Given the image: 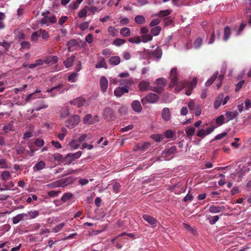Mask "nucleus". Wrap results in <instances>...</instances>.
Listing matches in <instances>:
<instances>
[{
    "label": "nucleus",
    "instance_id": "obj_1",
    "mask_svg": "<svg viewBox=\"0 0 251 251\" xmlns=\"http://www.w3.org/2000/svg\"><path fill=\"white\" fill-rule=\"evenodd\" d=\"M64 84L62 83H60L58 85L48 89L47 92L50 93V96L52 97L64 93Z\"/></svg>",
    "mask_w": 251,
    "mask_h": 251
},
{
    "label": "nucleus",
    "instance_id": "obj_2",
    "mask_svg": "<svg viewBox=\"0 0 251 251\" xmlns=\"http://www.w3.org/2000/svg\"><path fill=\"white\" fill-rule=\"evenodd\" d=\"M159 100V97L155 94L151 93L141 100L142 103L144 105L146 103H154Z\"/></svg>",
    "mask_w": 251,
    "mask_h": 251
},
{
    "label": "nucleus",
    "instance_id": "obj_3",
    "mask_svg": "<svg viewBox=\"0 0 251 251\" xmlns=\"http://www.w3.org/2000/svg\"><path fill=\"white\" fill-rule=\"evenodd\" d=\"M80 122V118L77 115H74L70 117L66 121V126L69 128H73Z\"/></svg>",
    "mask_w": 251,
    "mask_h": 251
},
{
    "label": "nucleus",
    "instance_id": "obj_4",
    "mask_svg": "<svg viewBox=\"0 0 251 251\" xmlns=\"http://www.w3.org/2000/svg\"><path fill=\"white\" fill-rule=\"evenodd\" d=\"M103 116L108 121H114L116 117L113 110L110 107H106L103 110Z\"/></svg>",
    "mask_w": 251,
    "mask_h": 251
},
{
    "label": "nucleus",
    "instance_id": "obj_5",
    "mask_svg": "<svg viewBox=\"0 0 251 251\" xmlns=\"http://www.w3.org/2000/svg\"><path fill=\"white\" fill-rule=\"evenodd\" d=\"M171 82L169 84L170 87L172 88L175 86L178 82L177 69L174 68L171 69L170 74Z\"/></svg>",
    "mask_w": 251,
    "mask_h": 251
},
{
    "label": "nucleus",
    "instance_id": "obj_6",
    "mask_svg": "<svg viewBox=\"0 0 251 251\" xmlns=\"http://www.w3.org/2000/svg\"><path fill=\"white\" fill-rule=\"evenodd\" d=\"M46 13L43 12L42 15L44 16V18L41 20L40 24L42 25H47L48 23L51 24H54L56 23V19L55 16L51 17H48L46 16Z\"/></svg>",
    "mask_w": 251,
    "mask_h": 251
},
{
    "label": "nucleus",
    "instance_id": "obj_7",
    "mask_svg": "<svg viewBox=\"0 0 251 251\" xmlns=\"http://www.w3.org/2000/svg\"><path fill=\"white\" fill-rule=\"evenodd\" d=\"M67 178L65 179H62L58 180H57L55 182H53L49 185H48L49 186L51 187V188H55L57 187H64L69 183H71L72 182H67L66 179Z\"/></svg>",
    "mask_w": 251,
    "mask_h": 251
},
{
    "label": "nucleus",
    "instance_id": "obj_8",
    "mask_svg": "<svg viewBox=\"0 0 251 251\" xmlns=\"http://www.w3.org/2000/svg\"><path fill=\"white\" fill-rule=\"evenodd\" d=\"M148 53L150 55H152L156 59H159L161 58L162 50L160 47H157L154 50L148 51Z\"/></svg>",
    "mask_w": 251,
    "mask_h": 251
},
{
    "label": "nucleus",
    "instance_id": "obj_9",
    "mask_svg": "<svg viewBox=\"0 0 251 251\" xmlns=\"http://www.w3.org/2000/svg\"><path fill=\"white\" fill-rule=\"evenodd\" d=\"M85 103V100L82 97H78L70 101L71 105H74L78 107L83 106Z\"/></svg>",
    "mask_w": 251,
    "mask_h": 251
},
{
    "label": "nucleus",
    "instance_id": "obj_10",
    "mask_svg": "<svg viewBox=\"0 0 251 251\" xmlns=\"http://www.w3.org/2000/svg\"><path fill=\"white\" fill-rule=\"evenodd\" d=\"M143 219L153 227L156 226L157 220L154 217L147 214H144L143 215Z\"/></svg>",
    "mask_w": 251,
    "mask_h": 251
},
{
    "label": "nucleus",
    "instance_id": "obj_11",
    "mask_svg": "<svg viewBox=\"0 0 251 251\" xmlns=\"http://www.w3.org/2000/svg\"><path fill=\"white\" fill-rule=\"evenodd\" d=\"M162 118L165 122H168L171 119V115L170 109L168 107L164 108L162 110Z\"/></svg>",
    "mask_w": 251,
    "mask_h": 251
},
{
    "label": "nucleus",
    "instance_id": "obj_12",
    "mask_svg": "<svg viewBox=\"0 0 251 251\" xmlns=\"http://www.w3.org/2000/svg\"><path fill=\"white\" fill-rule=\"evenodd\" d=\"M128 89L125 86L123 87H119L117 88L114 90V95L117 97H120L123 96L125 93L128 92Z\"/></svg>",
    "mask_w": 251,
    "mask_h": 251
},
{
    "label": "nucleus",
    "instance_id": "obj_13",
    "mask_svg": "<svg viewBox=\"0 0 251 251\" xmlns=\"http://www.w3.org/2000/svg\"><path fill=\"white\" fill-rule=\"evenodd\" d=\"M225 210L224 206H216L214 205H211L209 208V211L212 213H218L222 212Z\"/></svg>",
    "mask_w": 251,
    "mask_h": 251
},
{
    "label": "nucleus",
    "instance_id": "obj_14",
    "mask_svg": "<svg viewBox=\"0 0 251 251\" xmlns=\"http://www.w3.org/2000/svg\"><path fill=\"white\" fill-rule=\"evenodd\" d=\"M108 81L105 76H101L100 78V86L101 90L103 93H105L107 89Z\"/></svg>",
    "mask_w": 251,
    "mask_h": 251
},
{
    "label": "nucleus",
    "instance_id": "obj_15",
    "mask_svg": "<svg viewBox=\"0 0 251 251\" xmlns=\"http://www.w3.org/2000/svg\"><path fill=\"white\" fill-rule=\"evenodd\" d=\"M25 218V219H28V215L25 213H21L18 214L16 216L13 218V223L14 224H16L19 223L21 221L24 220Z\"/></svg>",
    "mask_w": 251,
    "mask_h": 251
},
{
    "label": "nucleus",
    "instance_id": "obj_16",
    "mask_svg": "<svg viewBox=\"0 0 251 251\" xmlns=\"http://www.w3.org/2000/svg\"><path fill=\"white\" fill-rule=\"evenodd\" d=\"M131 107L134 111L140 113L142 110V107L139 101L135 100L131 103Z\"/></svg>",
    "mask_w": 251,
    "mask_h": 251
},
{
    "label": "nucleus",
    "instance_id": "obj_17",
    "mask_svg": "<svg viewBox=\"0 0 251 251\" xmlns=\"http://www.w3.org/2000/svg\"><path fill=\"white\" fill-rule=\"evenodd\" d=\"M155 84L160 90L162 92L166 84V80L164 78H158L155 81Z\"/></svg>",
    "mask_w": 251,
    "mask_h": 251
},
{
    "label": "nucleus",
    "instance_id": "obj_18",
    "mask_svg": "<svg viewBox=\"0 0 251 251\" xmlns=\"http://www.w3.org/2000/svg\"><path fill=\"white\" fill-rule=\"evenodd\" d=\"M75 54L72 55L71 57H68L66 60L64 61L63 63L66 68H69L73 66V63L75 59Z\"/></svg>",
    "mask_w": 251,
    "mask_h": 251
},
{
    "label": "nucleus",
    "instance_id": "obj_19",
    "mask_svg": "<svg viewBox=\"0 0 251 251\" xmlns=\"http://www.w3.org/2000/svg\"><path fill=\"white\" fill-rule=\"evenodd\" d=\"M151 147V144L149 142H146L143 144H139L137 145V150H141L143 151H148Z\"/></svg>",
    "mask_w": 251,
    "mask_h": 251
},
{
    "label": "nucleus",
    "instance_id": "obj_20",
    "mask_svg": "<svg viewBox=\"0 0 251 251\" xmlns=\"http://www.w3.org/2000/svg\"><path fill=\"white\" fill-rule=\"evenodd\" d=\"M231 34V29L229 26H226L224 29L223 40L227 41L230 38Z\"/></svg>",
    "mask_w": 251,
    "mask_h": 251
},
{
    "label": "nucleus",
    "instance_id": "obj_21",
    "mask_svg": "<svg viewBox=\"0 0 251 251\" xmlns=\"http://www.w3.org/2000/svg\"><path fill=\"white\" fill-rule=\"evenodd\" d=\"M67 45L69 51H72L74 50V48L78 46V42L75 39H71L67 42Z\"/></svg>",
    "mask_w": 251,
    "mask_h": 251
},
{
    "label": "nucleus",
    "instance_id": "obj_22",
    "mask_svg": "<svg viewBox=\"0 0 251 251\" xmlns=\"http://www.w3.org/2000/svg\"><path fill=\"white\" fill-rule=\"evenodd\" d=\"M150 83L146 81H142L139 84V88L142 92H144L149 90Z\"/></svg>",
    "mask_w": 251,
    "mask_h": 251
},
{
    "label": "nucleus",
    "instance_id": "obj_23",
    "mask_svg": "<svg viewBox=\"0 0 251 251\" xmlns=\"http://www.w3.org/2000/svg\"><path fill=\"white\" fill-rule=\"evenodd\" d=\"M58 61V57L55 55H51L45 59V63L47 64H53Z\"/></svg>",
    "mask_w": 251,
    "mask_h": 251
},
{
    "label": "nucleus",
    "instance_id": "obj_24",
    "mask_svg": "<svg viewBox=\"0 0 251 251\" xmlns=\"http://www.w3.org/2000/svg\"><path fill=\"white\" fill-rule=\"evenodd\" d=\"M109 62L110 65L116 66L119 64L121 62L120 57L118 56H113L109 59Z\"/></svg>",
    "mask_w": 251,
    "mask_h": 251
},
{
    "label": "nucleus",
    "instance_id": "obj_25",
    "mask_svg": "<svg viewBox=\"0 0 251 251\" xmlns=\"http://www.w3.org/2000/svg\"><path fill=\"white\" fill-rule=\"evenodd\" d=\"M224 95L223 94L219 95L217 98L214 103V107L215 109H218L221 105V103L224 99Z\"/></svg>",
    "mask_w": 251,
    "mask_h": 251
},
{
    "label": "nucleus",
    "instance_id": "obj_26",
    "mask_svg": "<svg viewBox=\"0 0 251 251\" xmlns=\"http://www.w3.org/2000/svg\"><path fill=\"white\" fill-rule=\"evenodd\" d=\"M239 114V112L236 110L234 112L227 111L226 113V116L228 118V121L233 120L236 118Z\"/></svg>",
    "mask_w": 251,
    "mask_h": 251
},
{
    "label": "nucleus",
    "instance_id": "obj_27",
    "mask_svg": "<svg viewBox=\"0 0 251 251\" xmlns=\"http://www.w3.org/2000/svg\"><path fill=\"white\" fill-rule=\"evenodd\" d=\"M185 131L187 136L191 138L195 132V128L194 127L188 126L185 129Z\"/></svg>",
    "mask_w": 251,
    "mask_h": 251
},
{
    "label": "nucleus",
    "instance_id": "obj_28",
    "mask_svg": "<svg viewBox=\"0 0 251 251\" xmlns=\"http://www.w3.org/2000/svg\"><path fill=\"white\" fill-rule=\"evenodd\" d=\"M95 67L96 68H104L107 69V66L105 59L104 58H101L96 65Z\"/></svg>",
    "mask_w": 251,
    "mask_h": 251
},
{
    "label": "nucleus",
    "instance_id": "obj_29",
    "mask_svg": "<svg viewBox=\"0 0 251 251\" xmlns=\"http://www.w3.org/2000/svg\"><path fill=\"white\" fill-rule=\"evenodd\" d=\"M46 164L43 161H40L33 167L34 171H39L45 168Z\"/></svg>",
    "mask_w": 251,
    "mask_h": 251
},
{
    "label": "nucleus",
    "instance_id": "obj_30",
    "mask_svg": "<svg viewBox=\"0 0 251 251\" xmlns=\"http://www.w3.org/2000/svg\"><path fill=\"white\" fill-rule=\"evenodd\" d=\"M175 86H176L175 91L178 92L186 86V84L184 82H177Z\"/></svg>",
    "mask_w": 251,
    "mask_h": 251
},
{
    "label": "nucleus",
    "instance_id": "obj_31",
    "mask_svg": "<svg viewBox=\"0 0 251 251\" xmlns=\"http://www.w3.org/2000/svg\"><path fill=\"white\" fill-rule=\"evenodd\" d=\"M175 86H176L175 91L178 92L186 86V84L184 82H177Z\"/></svg>",
    "mask_w": 251,
    "mask_h": 251
},
{
    "label": "nucleus",
    "instance_id": "obj_32",
    "mask_svg": "<svg viewBox=\"0 0 251 251\" xmlns=\"http://www.w3.org/2000/svg\"><path fill=\"white\" fill-rule=\"evenodd\" d=\"M0 176L2 180L6 182L11 178V174L9 171H4L2 172Z\"/></svg>",
    "mask_w": 251,
    "mask_h": 251
},
{
    "label": "nucleus",
    "instance_id": "obj_33",
    "mask_svg": "<svg viewBox=\"0 0 251 251\" xmlns=\"http://www.w3.org/2000/svg\"><path fill=\"white\" fill-rule=\"evenodd\" d=\"M135 22L139 25H142L145 23L146 19L142 15H137L134 18Z\"/></svg>",
    "mask_w": 251,
    "mask_h": 251
},
{
    "label": "nucleus",
    "instance_id": "obj_34",
    "mask_svg": "<svg viewBox=\"0 0 251 251\" xmlns=\"http://www.w3.org/2000/svg\"><path fill=\"white\" fill-rule=\"evenodd\" d=\"M120 34L123 37H128L130 35V30L128 27H123L120 30Z\"/></svg>",
    "mask_w": 251,
    "mask_h": 251
},
{
    "label": "nucleus",
    "instance_id": "obj_35",
    "mask_svg": "<svg viewBox=\"0 0 251 251\" xmlns=\"http://www.w3.org/2000/svg\"><path fill=\"white\" fill-rule=\"evenodd\" d=\"M73 160H74V159L71 155V153H68L63 158V160L62 161V162L65 163V164L69 165L73 162Z\"/></svg>",
    "mask_w": 251,
    "mask_h": 251
},
{
    "label": "nucleus",
    "instance_id": "obj_36",
    "mask_svg": "<svg viewBox=\"0 0 251 251\" xmlns=\"http://www.w3.org/2000/svg\"><path fill=\"white\" fill-rule=\"evenodd\" d=\"M218 75V72H217L215 73L206 82L205 85L206 86H209L211 85L213 83V82L216 80Z\"/></svg>",
    "mask_w": 251,
    "mask_h": 251
},
{
    "label": "nucleus",
    "instance_id": "obj_37",
    "mask_svg": "<svg viewBox=\"0 0 251 251\" xmlns=\"http://www.w3.org/2000/svg\"><path fill=\"white\" fill-rule=\"evenodd\" d=\"M161 30V28L160 26H156L151 29V34L153 36H157L160 33Z\"/></svg>",
    "mask_w": 251,
    "mask_h": 251
},
{
    "label": "nucleus",
    "instance_id": "obj_38",
    "mask_svg": "<svg viewBox=\"0 0 251 251\" xmlns=\"http://www.w3.org/2000/svg\"><path fill=\"white\" fill-rule=\"evenodd\" d=\"M176 151V148L175 146H172L170 148L166 149L164 152L169 155L174 154Z\"/></svg>",
    "mask_w": 251,
    "mask_h": 251
},
{
    "label": "nucleus",
    "instance_id": "obj_39",
    "mask_svg": "<svg viewBox=\"0 0 251 251\" xmlns=\"http://www.w3.org/2000/svg\"><path fill=\"white\" fill-rule=\"evenodd\" d=\"M92 137L91 134H84L81 135L77 139L79 143L85 141V140L89 139Z\"/></svg>",
    "mask_w": 251,
    "mask_h": 251
},
{
    "label": "nucleus",
    "instance_id": "obj_40",
    "mask_svg": "<svg viewBox=\"0 0 251 251\" xmlns=\"http://www.w3.org/2000/svg\"><path fill=\"white\" fill-rule=\"evenodd\" d=\"M108 32L111 36H115L117 35L118 30L114 26H110L108 28Z\"/></svg>",
    "mask_w": 251,
    "mask_h": 251
},
{
    "label": "nucleus",
    "instance_id": "obj_41",
    "mask_svg": "<svg viewBox=\"0 0 251 251\" xmlns=\"http://www.w3.org/2000/svg\"><path fill=\"white\" fill-rule=\"evenodd\" d=\"M219 219V217L218 215L214 216H210L207 218L209 221V224L211 225H214Z\"/></svg>",
    "mask_w": 251,
    "mask_h": 251
},
{
    "label": "nucleus",
    "instance_id": "obj_42",
    "mask_svg": "<svg viewBox=\"0 0 251 251\" xmlns=\"http://www.w3.org/2000/svg\"><path fill=\"white\" fill-rule=\"evenodd\" d=\"M126 40L125 39L116 38L113 41V45H114L117 47H119L124 44Z\"/></svg>",
    "mask_w": 251,
    "mask_h": 251
},
{
    "label": "nucleus",
    "instance_id": "obj_43",
    "mask_svg": "<svg viewBox=\"0 0 251 251\" xmlns=\"http://www.w3.org/2000/svg\"><path fill=\"white\" fill-rule=\"evenodd\" d=\"M14 186V184L12 181L8 182L7 183L4 185V188H0V191L7 190L11 189Z\"/></svg>",
    "mask_w": 251,
    "mask_h": 251
},
{
    "label": "nucleus",
    "instance_id": "obj_44",
    "mask_svg": "<svg viewBox=\"0 0 251 251\" xmlns=\"http://www.w3.org/2000/svg\"><path fill=\"white\" fill-rule=\"evenodd\" d=\"M142 38V41L144 43H147L149 41H151L152 39V37L151 35L149 34H145L144 35H142L141 36Z\"/></svg>",
    "mask_w": 251,
    "mask_h": 251
},
{
    "label": "nucleus",
    "instance_id": "obj_45",
    "mask_svg": "<svg viewBox=\"0 0 251 251\" xmlns=\"http://www.w3.org/2000/svg\"><path fill=\"white\" fill-rule=\"evenodd\" d=\"M39 32H40V36L41 35L43 39L47 40L49 38V34L45 30L40 29L39 30Z\"/></svg>",
    "mask_w": 251,
    "mask_h": 251
},
{
    "label": "nucleus",
    "instance_id": "obj_46",
    "mask_svg": "<svg viewBox=\"0 0 251 251\" xmlns=\"http://www.w3.org/2000/svg\"><path fill=\"white\" fill-rule=\"evenodd\" d=\"M112 187H113V191L116 193H118L120 191V188H121V185L116 182H113L112 184Z\"/></svg>",
    "mask_w": 251,
    "mask_h": 251
},
{
    "label": "nucleus",
    "instance_id": "obj_47",
    "mask_svg": "<svg viewBox=\"0 0 251 251\" xmlns=\"http://www.w3.org/2000/svg\"><path fill=\"white\" fill-rule=\"evenodd\" d=\"M14 150L17 154L20 155L24 153L25 148L21 146H18L14 148Z\"/></svg>",
    "mask_w": 251,
    "mask_h": 251
},
{
    "label": "nucleus",
    "instance_id": "obj_48",
    "mask_svg": "<svg viewBox=\"0 0 251 251\" xmlns=\"http://www.w3.org/2000/svg\"><path fill=\"white\" fill-rule=\"evenodd\" d=\"M21 48L20 49L21 50L26 49L28 50L30 47V43L28 41H23L21 43Z\"/></svg>",
    "mask_w": 251,
    "mask_h": 251
},
{
    "label": "nucleus",
    "instance_id": "obj_49",
    "mask_svg": "<svg viewBox=\"0 0 251 251\" xmlns=\"http://www.w3.org/2000/svg\"><path fill=\"white\" fill-rule=\"evenodd\" d=\"M73 195L72 193H66L62 197L61 200L65 202L68 200L71 199L73 197Z\"/></svg>",
    "mask_w": 251,
    "mask_h": 251
},
{
    "label": "nucleus",
    "instance_id": "obj_50",
    "mask_svg": "<svg viewBox=\"0 0 251 251\" xmlns=\"http://www.w3.org/2000/svg\"><path fill=\"white\" fill-rule=\"evenodd\" d=\"M78 75V74L77 73H73L71 74L68 77V80L69 81L71 82H75L76 80V77Z\"/></svg>",
    "mask_w": 251,
    "mask_h": 251
},
{
    "label": "nucleus",
    "instance_id": "obj_51",
    "mask_svg": "<svg viewBox=\"0 0 251 251\" xmlns=\"http://www.w3.org/2000/svg\"><path fill=\"white\" fill-rule=\"evenodd\" d=\"M128 41L132 43L139 44L141 42V39L140 36H137L128 38Z\"/></svg>",
    "mask_w": 251,
    "mask_h": 251
},
{
    "label": "nucleus",
    "instance_id": "obj_52",
    "mask_svg": "<svg viewBox=\"0 0 251 251\" xmlns=\"http://www.w3.org/2000/svg\"><path fill=\"white\" fill-rule=\"evenodd\" d=\"M40 37V32L39 30L33 32L31 36V40L32 42H36Z\"/></svg>",
    "mask_w": 251,
    "mask_h": 251
},
{
    "label": "nucleus",
    "instance_id": "obj_53",
    "mask_svg": "<svg viewBox=\"0 0 251 251\" xmlns=\"http://www.w3.org/2000/svg\"><path fill=\"white\" fill-rule=\"evenodd\" d=\"M67 132V130L65 127H63L61 128V133H59L57 135L58 138L60 140H63L64 138V137L66 135V133Z\"/></svg>",
    "mask_w": 251,
    "mask_h": 251
},
{
    "label": "nucleus",
    "instance_id": "obj_54",
    "mask_svg": "<svg viewBox=\"0 0 251 251\" xmlns=\"http://www.w3.org/2000/svg\"><path fill=\"white\" fill-rule=\"evenodd\" d=\"M202 44V40L201 38H197L194 42V45L195 49H198Z\"/></svg>",
    "mask_w": 251,
    "mask_h": 251
},
{
    "label": "nucleus",
    "instance_id": "obj_55",
    "mask_svg": "<svg viewBox=\"0 0 251 251\" xmlns=\"http://www.w3.org/2000/svg\"><path fill=\"white\" fill-rule=\"evenodd\" d=\"M151 137L155 142H159L163 139L162 135L160 134H153L151 136Z\"/></svg>",
    "mask_w": 251,
    "mask_h": 251
},
{
    "label": "nucleus",
    "instance_id": "obj_56",
    "mask_svg": "<svg viewBox=\"0 0 251 251\" xmlns=\"http://www.w3.org/2000/svg\"><path fill=\"white\" fill-rule=\"evenodd\" d=\"M171 10L170 9H167L165 10H161L159 12L158 16L160 17H165L169 14H170L171 12Z\"/></svg>",
    "mask_w": 251,
    "mask_h": 251
},
{
    "label": "nucleus",
    "instance_id": "obj_57",
    "mask_svg": "<svg viewBox=\"0 0 251 251\" xmlns=\"http://www.w3.org/2000/svg\"><path fill=\"white\" fill-rule=\"evenodd\" d=\"M80 143L77 141V140H73L70 143V147L71 148L73 149H77L79 146Z\"/></svg>",
    "mask_w": 251,
    "mask_h": 251
},
{
    "label": "nucleus",
    "instance_id": "obj_58",
    "mask_svg": "<svg viewBox=\"0 0 251 251\" xmlns=\"http://www.w3.org/2000/svg\"><path fill=\"white\" fill-rule=\"evenodd\" d=\"M127 112V107L126 105H123L120 107L119 109V113L121 115H125Z\"/></svg>",
    "mask_w": 251,
    "mask_h": 251
},
{
    "label": "nucleus",
    "instance_id": "obj_59",
    "mask_svg": "<svg viewBox=\"0 0 251 251\" xmlns=\"http://www.w3.org/2000/svg\"><path fill=\"white\" fill-rule=\"evenodd\" d=\"M92 119V115L90 114L86 115L83 119V122L84 124L90 125V120Z\"/></svg>",
    "mask_w": 251,
    "mask_h": 251
},
{
    "label": "nucleus",
    "instance_id": "obj_60",
    "mask_svg": "<svg viewBox=\"0 0 251 251\" xmlns=\"http://www.w3.org/2000/svg\"><path fill=\"white\" fill-rule=\"evenodd\" d=\"M65 224L63 223H60L58 224V225L56 226L53 228V231L54 232H58L60 231L63 227L64 226Z\"/></svg>",
    "mask_w": 251,
    "mask_h": 251
},
{
    "label": "nucleus",
    "instance_id": "obj_61",
    "mask_svg": "<svg viewBox=\"0 0 251 251\" xmlns=\"http://www.w3.org/2000/svg\"><path fill=\"white\" fill-rule=\"evenodd\" d=\"M224 116L220 115L217 118L216 122L219 126H221L224 123Z\"/></svg>",
    "mask_w": 251,
    "mask_h": 251
},
{
    "label": "nucleus",
    "instance_id": "obj_62",
    "mask_svg": "<svg viewBox=\"0 0 251 251\" xmlns=\"http://www.w3.org/2000/svg\"><path fill=\"white\" fill-rule=\"evenodd\" d=\"M164 134H165V136L167 138H169V139L173 138L174 136V132L171 130H170V129L166 130Z\"/></svg>",
    "mask_w": 251,
    "mask_h": 251
},
{
    "label": "nucleus",
    "instance_id": "obj_63",
    "mask_svg": "<svg viewBox=\"0 0 251 251\" xmlns=\"http://www.w3.org/2000/svg\"><path fill=\"white\" fill-rule=\"evenodd\" d=\"M193 111L196 116H200L201 113V106L200 104H197V107Z\"/></svg>",
    "mask_w": 251,
    "mask_h": 251
},
{
    "label": "nucleus",
    "instance_id": "obj_64",
    "mask_svg": "<svg viewBox=\"0 0 251 251\" xmlns=\"http://www.w3.org/2000/svg\"><path fill=\"white\" fill-rule=\"evenodd\" d=\"M53 159H54V160H56V161H61V160H63V156L59 153H54L53 155Z\"/></svg>",
    "mask_w": 251,
    "mask_h": 251
}]
</instances>
